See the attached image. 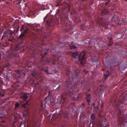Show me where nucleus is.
Wrapping results in <instances>:
<instances>
[{
    "label": "nucleus",
    "mask_w": 127,
    "mask_h": 127,
    "mask_svg": "<svg viewBox=\"0 0 127 127\" xmlns=\"http://www.w3.org/2000/svg\"><path fill=\"white\" fill-rule=\"evenodd\" d=\"M73 57L75 58H79V59L81 60V64L82 65H84L85 62V58H84L85 55L84 53H77V52L73 53Z\"/></svg>",
    "instance_id": "nucleus-1"
},
{
    "label": "nucleus",
    "mask_w": 127,
    "mask_h": 127,
    "mask_svg": "<svg viewBox=\"0 0 127 127\" xmlns=\"http://www.w3.org/2000/svg\"><path fill=\"white\" fill-rule=\"evenodd\" d=\"M17 73L18 74V76L17 77L19 79L21 77V75L22 74V71H18L17 72ZM26 74V73L24 72L22 74H23L24 76H25Z\"/></svg>",
    "instance_id": "nucleus-2"
},
{
    "label": "nucleus",
    "mask_w": 127,
    "mask_h": 127,
    "mask_svg": "<svg viewBox=\"0 0 127 127\" xmlns=\"http://www.w3.org/2000/svg\"><path fill=\"white\" fill-rule=\"evenodd\" d=\"M21 98H23L25 101H27L26 99L28 98V96L26 95H24L23 96L21 97Z\"/></svg>",
    "instance_id": "nucleus-3"
},
{
    "label": "nucleus",
    "mask_w": 127,
    "mask_h": 127,
    "mask_svg": "<svg viewBox=\"0 0 127 127\" xmlns=\"http://www.w3.org/2000/svg\"><path fill=\"white\" fill-rule=\"evenodd\" d=\"M19 104L18 103H16L15 104V108L16 110L18 109L19 108Z\"/></svg>",
    "instance_id": "nucleus-4"
},
{
    "label": "nucleus",
    "mask_w": 127,
    "mask_h": 127,
    "mask_svg": "<svg viewBox=\"0 0 127 127\" xmlns=\"http://www.w3.org/2000/svg\"><path fill=\"white\" fill-rule=\"evenodd\" d=\"M91 97V95H89L87 96V101L88 102H89L90 100V97Z\"/></svg>",
    "instance_id": "nucleus-5"
},
{
    "label": "nucleus",
    "mask_w": 127,
    "mask_h": 127,
    "mask_svg": "<svg viewBox=\"0 0 127 127\" xmlns=\"http://www.w3.org/2000/svg\"><path fill=\"white\" fill-rule=\"evenodd\" d=\"M70 49H71L72 48H73L75 49H76V46H75L74 45H72V46H70Z\"/></svg>",
    "instance_id": "nucleus-6"
},
{
    "label": "nucleus",
    "mask_w": 127,
    "mask_h": 127,
    "mask_svg": "<svg viewBox=\"0 0 127 127\" xmlns=\"http://www.w3.org/2000/svg\"><path fill=\"white\" fill-rule=\"evenodd\" d=\"M91 117L92 119H95V116L94 114H93L91 115Z\"/></svg>",
    "instance_id": "nucleus-7"
},
{
    "label": "nucleus",
    "mask_w": 127,
    "mask_h": 127,
    "mask_svg": "<svg viewBox=\"0 0 127 127\" xmlns=\"http://www.w3.org/2000/svg\"><path fill=\"white\" fill-rule=\"evenodd\" d=\"M113 42L112 41H110L108 43V45H109L111 46L112 45Z\"/></svg>",
    "instance_id": "nucleus-8"
},
{
    "label": "nucleus",
    "mask_w": 127,
    "mask_h": 127,
    "mask_svg": "<svg viewBox=\"0 0 127 127\" xmlns=\"http://www.w3.org/2000/svg\"><path fill=\"white\" fill-rule=\"evenodd\" d=\"M27 104V103H26L24 104H23L22 105V107L24 108H26V105Z\"/></svg>",
    "instance_id": "nucleus-9"
},
{
    "label": "nucleus",
    "mask_w": 127,
    "mask_h": 127,
    "mask_svg": "<svg viewBox=\"0 0 127 127\" xmlns=\"http://www.w3.org/2000/svg\"><path fill=\"white\" fill-rule=\"evenodd\" d=\"M24 33H22L20 35V37H24Z\"/></svg>",
    "instance_id": "nucleus-10"
},
{
    "label": "nucleus",
    "mask_w": 127,
    "mask_h": 127,
    "mask_svg": "<svg viewBox=\"0 0 127 127\" xmlns=\"http://www.w3.org/2000/svg\"><path fill=\"white\" fill-rule=\"evenodd\" d=\"M108 74H104V77L105 79H106V78L108 77Z\"/></svg>",
    "instance_id": "nucleus-11"
},
{
    "label": "nucleus",
    "mask_w": 127,
    "mask_h": 127,
    "mask_svg": "<svg viewBox=\"0 0 127 127\" xmlns=\"http://www.w3.org/2000/svg\"><path fill=\"white\" fill-rule=\"evenodd\" d=\"M44 51H42L41 53V55L42 56H43V55L42 54H43V53L44 52Z\"/></svg>",
    "instance_id": "nucleus-12"
},
{
    "label": "nucleus",
    "mask_w": 127,
    "mask_h": 127,
    "mask_svg": "<svg viewBox=\"0 0 127 127\" xmlns=\"http://www.w3.org/2000/svg\"><path fill=\"white\" fill-rule=\"evenodd\" d=\"M25 112L27 113V114H28V112L27 110H26Z\"/></svg>",
    "instance_id": "nucleus-13"
},
{
    "label": "nucleus",
    "mask_w": 127,
    "mask_h": 127,
    "mask_svg": "<svg viewBox=\"0 0 127 127\" xmlns=\"http://www.w3.org/2000/svg\"><path fill=\"white\" fill-rule=\"evenodd\" d=\"M59 5H60V4H59L58 3V4H57L56 5L57 6H59Z\"/></svg>",
    "instance_id": "nucleus-14"
},
{
    "label": "nucleus",
    "mask_w": 127,
    "mask_h": 127,
    "mask_svg": "<svg viewBox=\"0 0 127 127\" xmlns=\"http://www.w3.org/2000/svg\"><path fill=\"white\" fill-rule=\"evenodd\" d=\"M0 95H1L2 96H4V95H1L0 93Z\"/></svg>",
    "instance_id": "nucleus-15"
},
{
    "label": "nucleus",
    "mask_w": 127,
    "mask_h": 127,
    "mask_svg": "<svg viewBox=\"0 0 127 127\" xmlns=\"http://www.w3.org/2000/svg\"><path fill=\"white\" fill-rule=\"evenodd\" d=\"M94 107H95V109H96V108H97V109L98 108V107H96H96H95V106H94Z\"/></svg>",
    "instance_id": "nucleus-16"
},
{
    "label": "nucleus",
    "mask_w": 127,
    "mask_h": 127,
    "mask_svg": "<svg viewBox=\"0 0 127 127\" xmlns=\"http://www.w3.org/2000/svg\"><path fill=\"white\" fill-rule=\"evenodd\" d=\"M49 97L48 96L47 97H46V99H48Z\"/></svg>",
    "instance_id": "nucleus-17"
},
{
    "label": "nucleus",
    "mask_w": 127,
    "mask_h": 127,
    "mask_svg": "<svg viewBox=\"0 0 127 127\" xmlns=\"http://www.w3.org/2000/svg\"><path fill=\"white\" fill-rule=\"evenodd\" d=\"M78 99V98L77 97L76 98V99H75V100H77Z\"/></svg>",
    "instance_id": "nucleus-18"
},
{
    "label": "nucleus",
    "mask_w": 127,
    "mask_h": 127,
    "mask_svg": "<svg viewBox=\"0 0 127 127\" xmlns=\"http://www.w3.org/2000/svg\"><path fill=\"white\" fill-rule=\"evenodd\" d=\"M55 115H53V118H54V116H55Z\"/></svg>",
    "instance_id": "nucleus-19"
},
{
    "label": "nucleus",
    "mask_w": 127,
    "mask_h": 127,
    "mask_svg": "<svg viewBox=\"0 0 127 127\" xmlns=\"http://www.w3.org/2000/svg\"><path fill=\"white\" fill-rule=\"evenodd\" d=\"M62 100V101H64V99H63L62 100Z\"/></svg>",
    "instance_id": "nucleus-20"
},
{
    "label": "nucleus",
    "mask_w": 127,
    "mask_h": 127,
    "mask_svg": "<svg viewBox=\"0 0 127 127\" xmlns=\"http://www.w3.org/2000/svg\"><path fill=\"white\" fill-rule=\"evenodd\" d=\"M48 71V70H46V71H45V72H47V71Z\"/></svg>",
    "instance_id": "nucleus-21"
},
{
    "label": "nucleus",
    "mask_w": 127,
    "mask_h": 127,
    "mask_svg": "<svg viewBox=\"0 0 127 127\" xmlns=\"http://www.w3.org/2000/svg\"><path fill=\"white\" fill-rule=\"evenodd\" d=\"M84 72H85V70H84V71H83V72L84 73Z\"/></svg>",
    "instance_id": "nucleus-22"
},
{
    "label": "nucleus",
    "mask_w": 127,
    "mask_h": 127,
    "mask_svg": "<svg viewBox=\"0 0 127 127\" xmlns=\"http://www.w3.org/2000/svg\"><path fill=\"white\" fill-rule=\"evenodd\" d=\"M3 39V37H2L1 38V39L2 40V39Z\"/></svg>",
    "instance_id": "nucleus-23"
},
{
    "label": "nucleus",
    "mask_w": 127,
    "mask_h": 127,
    "mask_svg": "<svg viewBox=\"0 0 127 127\" xmlns=\"http://www.w3.org/2000/svg\"><path fill=\"white\" fill-rule=\"evenodd\" d=\"M46 54H47V53H45L44 55H46Z\"/></svg>",
    "instance_id": "nucleus-24"
},
{
    "label": "nucleus",
    "mask_w": 127,
    "mask_h": 127,
    "mask_svg": "<svg viewBox=\"0 0 127 127\" xmlns=\"http://www.w3.org/2000/svg\"><path fill=\"white\" fill-rule=\"evenodd\" d=\"M126 1H127V0H125Z\"/></svg>",
    "instance_id": "nucleus-25"
},
{
    "label": "nucleus",
    "mask_w": 127,
    "mask_h": 127,
    "mask_svg": "<svg viewBox=\"0 0 127 127\" xmlns=\"http://www.w3.org/2000/svg\"><path fill=\"white\" fill-rule=\"evenodd\" d=\"M91 61V60H90L89 61Z\"/></svg>",
    "instance_id": "nucleus-26"
},
{
    "label": "nucleus",
    "mask_w": 127,
    "mask_h": 127,
    "mask_svg": "<svg viewBox=\"0 0 127 127\" xmlns=\"http://www.w3.org/2000/svg\"><path fill=\"white\" fill-rule=\"evenodd\" d=\"M107 72H108V73L109 74V72L108 71H107Z\"/></svg>",
    "instance_id": "nucleus-27"
},
{
    "label": "nucleus",
    "mask_w": 127,
    "mask_h": 127,
    "mask_svg": "<svg viewBox=\"0 0 127 127\" xmlns=\"http://www.w3.org/2000/svg\"><path fill=\"white\" fill-rule=\"evenodd\" d=\"M9 40L11 41V40L10 39H9Z\"/></svg>",
    "instance_id": "nucleus-28"
},
{
    "label": "nucleus",
    "mask_w": 127,
    "mask_h": 127,
    "mask_svg": "<svg viewBox=\"0 0 127 127\" xmlns=\"http://www.w3.org/2000/svg\"><path fill=\"white\" fill-rule=\"evenodd\" d=\"M91 124V123H90L89 125H90Z\"/></svg>",
    "instance_id": "nucleus-29"
}]
</instances>
